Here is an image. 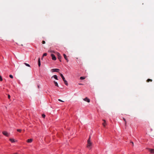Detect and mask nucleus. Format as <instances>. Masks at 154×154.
Here are the masks:
<instances>
[{
  "mask_svg": "<svg viewBox=\"0 0 154 154\" xmlns=\"http://www.w3.org/2000/svg\"><path fill=\"white\" fill-rule=\"evenodd\" d=\"M88 143L87 145V147L88 148H90V147L91 146L92 143L91 141V137L90 136L88 140Z\"/></svg>",
  "mask_w": 154,
  "mask_h": 154,
  "instance_id": "1",
  "label": "nucleus"
},
{
  "mask_svg": "<svg viewBox=\"0 0 154 154\" xmlns=\"http://www.w3.org/2000/svg\"><path fill=\"white\" fill-rule=\"evenodd\" d=\"M60 76L62 78L63 81L64 82L65 84L66 85H68V83L65 80L64 77L63 76V75L62 74H60Z\"/></svg>",
  "mask_w": 154,
  "mask_h": 154,
  "instance_id": "2",
  "label": "nucleus"
},
{
  "mask_svg": "<svg viewBox=\"0 0 154 154\" xmlns=\"http://www.w3.org/2000/svg\"><path fill=\"white\" fill-rule=\"evenodd\" d=\"M57 56L58 59L59 60V61L60 62H61V56L60 54V53H59L58 52L57 53Z\"/></svg>",
  "mask_w": 154,
  "mask_h": 154,
  "instance_id": "3",
  "label": "nucleus"
},
{
  "mask_svg": "<svg viewBox=\"0 0 154 154\" xmlns=\"http://www.w3.org/2000/svg\"><path fill=\"white\" fill-rule=\"evenodd\" d=\"M2 133L4 135H5L7 137H8L9 136V134L6 131H3Z\"/></svg>",
  "mask_w": 154,
  "mask_h": 154,
  "instance_id": "4",
  "label": "nucleus"
},
{
  "mask_svg": "<svg viewBox=\"0 0 154 154\" xmlns=\"http://www.w3.org/2000/svg\"><path fill=\"white\" fill-rule=\"evenodd\" d=\"M51 56L52 57V59L53 60H56V58L55 55L53 54H51Z\"/></svg>",
  "mask_w": 154,
  "mask_h": 154,
  "instance_id": "5",
  "label": "nucleus"
},
{
  "mask_svg": "<svg viewBox=\"0 0 154 154\" xmlns=\"http://www.w3.org/2000/svg\"><path fill=\"white\" fill-rule=\"evenodd\" d=\"M52 72H59L60 69H51Z\"/></svg>",
  "mask_w": 154,
  "mask_h": 154,
  "instance_id": "6",
  "label": "nucleus"
},
{
  "mask_svg": "<svg viewBox=\"0 0 154 154\" xmlns=\"http://www.w3.org/2000/svg\"><path fill=\"white\" fill-rule=\"evenodd\" d=\"M84 100L86 101L88 103L90 102V100L87 97H86L85 98L83 99Z\"/></svg>",
  "mask_w": 154,
  "mask_h": 154,
  "instance_id": "7",
  "label": "nucleus"
},
{
  "mask_svg": "<svg viewBox=\"0 0 154 154\" xmlns=\"http://www.w3.org/2000/svg\"><path fill=\"white\" fill-rule=\"evenodd\" d=\"M102 120L103 122L102 123V125L104 127H105L106 126V121L104 119H103Z\"/></svg>",
  "mask_w": 154,
  "mask_h": 154,
  "instance_id": "8",
  "label": "nucleus"
},
{
  "mask_svg": "<svg viewBox=\"0 0 154 154\" xmlns=\"http://www.w3.org/2000/svg\"><path fill=\"white\" fill-rule=\"evenodd\" d=\"M149 152L151 153H154V149H149Z\"/></svg>",
  "mask_w": 154,
  "mask_h": 154,
  "instance_id": "9",
  "label": "nucleus"
},
{
  "mask_svg": "<svg viewBox=\"0 0 154 154\" xmlns=\"http://www.w3.org/2000/svg\"><path fill=\"white\" fill-rule=\"evenodd\" d=\"M63 56H64V58L67 61V62H68V61L69 60L67 58V56L66 55V54H63Z\"/></svg>",
  "mask_w": 154,
  "mask_h": 154,
  "instance_id": "10",
  "label": "nucleus"
},
{
  "mask_svg": "<svg viewBox=\"0 0 154 154\" xmlns=\"http://www.w3.org/2000/svg\"><path fill=\"white\" fill-rule=\"evenodd\" d=\"M32 141V139H29L27 140V142L29 143H31Z\"/></svg>",
  "mask_w": 154,
  "mask_h": 154,
  "instance_id": "11",
  "label": "nucleus"
},
{
  "mask_svg": "<svg viewBox=\"0 0 154 154\" xmlns=\"http://www.w3.org/2000/svg\"><path fill=\"white\" fill-rule=\"evenodd\" d=\"M38 66L39 67H40L41 66V62H40V58H39L38 59Z\"/></svg>",
  "mask_w": 154,
  "mask_h": 154,
  "instance_id": "12",
  "label": "nucleus"
},
{
  "mask_svg": "<svg viewBox=\"0 0 154 154\" xmlns=\"http://www.w3.org/2000/svg\"><path fill=\"white\" fill-rule=\"evenodd\" d=\"M53 77L56 80H58L57 76L56 75H54L52 77V78H53Z\"/></svg>",
  "mask_w": 154,
  "mask_h": 154,
  "instance_id": "13",
  "label": "nucleus"
},
{
  "mask_svg": "<svg viewBox=\"0 0 154 154\" xmlns=\"http://www.w3.org/2000/svg\"><path fill=\"white\" fill-rule=\"evenodd\" d=\"M54 85H55L58 87H59V86H58V84L57 83V82H55V81H54Z\"/></svg>",
  "mask_w": 154,
  "mask_h": 154,
  "instance_id": "14",
  "label": "nucleus"
},
{
  "mask_svg": "<svg viewBox=\"0 0 154 154\" xmlns=\"http://www.w3.org/2000/svg\"><path fill=\"white\" fill-rule=\"evenodd\" d=\"M9 140L11 142V143H14L15 142L14 140L13 139L10 138L9 139Z\"/></svg>",
  "mask_w": 154,
  "mask_h": 154,
  "instance_id": "15",
  "label": "nucleus"
},
{
  "mask_svg": "<svg viewBox=\"0 0 154 154\" xmlns=\"http://www.w3.org/2000/svg\"><path fill=\"white\" fill-rule=\"evenodd\" d=\"M85 78V77L84 76H81L80 77V79L81 80H83Z\"/></svg>",
  "mask_w": 154,
  "mask_h": 154,
  "instance_id": "16",
  "label": "nucleus"
},
{
  "mask_svg": "<svg viewBox=\"0 0 154 154\" xmlns=\"http://www.w3.org/2000/svg\"><path fill=\"white\" fill-rule=\"evenodd\" d=\"M152 80L150 79H148L146 80V82H152Z\"/></svg>",
  "mask_w": 154,
  "mask_h": 154,
  "instance_id": "17",
  "label": "nucleus"
},
{
  "mask_svg": "<svg viewBox=\"0 0 154 154\" xmlns=\"http://www.w3.org/2000/svg\"><path fill=\"white\" fill-rule=\"evenodd\" d=\"M123 120H124V121L125 122V125H126L127 122H126V119L124 118H123Z\"/></svg>",
  "mask_w": 154,
  "mask_h": 154,
  "instance_id": "18",
  "label": "nucleus"
},
{
  "mask_svg": "<svg viewBox=\"0 0 154 154\" xmlns=\"http://www.w3.org/2000/svg\"><path fill=\"white\" fill-rule=\"evenodd\" d=\"M24 64H25L26 66H28V67H30V65L28 64V63H24Z\"/></svg>",
  "mask_w": 154,
  "mask_h": 154,
  "instance_id": "19",
  "label": "nucleus"
},
{
  "mask_svg": "<svg viewBox=\"0 0 154 154\" xmlns=\"http://www.w3.org/2000/svg\"><path fill=\"white\" fill-rule=\"evenodd\" d=\"M47 53H45L43 54V57H44V56H47Z\"/></svg>",
  "mask_w": 154,
  "mask_h": 154,
  "instance_id": "20",
  "label": "nucleus"
},
{
  "mask_svg": "<svg viewBox=\"0 0 154 154\" xmlns=\"http://www.w3.org/2000/svg\"><path fill=\"white\" fill-rule=\"evenodd\" d=\"M42 116L43 118H45V115L44 114H43L42 115Z\"/></svg>",
  "mask_w": 154,
  "mask_h": 154,
  "instance_id": "21",
  "label": "nucleus"
},
{
  "mask_svg": "<svg viewBox=\"0 0 154 154\" xmlns=\"http://www.w3.org/2000/svg\"><path fill=\"white\" fill-rule=\"evenodd\" d=\"M9 77H10V78H12V79H13V76L12 75H9Z\"/></svg>",
  "mask_w": 154,
  "mask_h": 154,
  "instance_id": "22",
  "label": "nucleus"
},
{
  "mask_svg": "<svg viewBox=\"0 0 154 154\" xmlns=\"http://www.w3.org/2000/svg\"><path fill=\"white\" fill-rule=\"evenodd\" d=\"M2 81V79L1 76H0V81Z\"/></svg>",
  "mask_w": 154,
  "mask_h": 154,
  "instance_id": "23",
  "label": "nucleus"
},
{
  "mask_svg": "<svg viewBox=\"0 0 154 154\" xmlns=\"http://www.w3.org/2000/svg\"><path fill=\"white\" fill-rule=\"evenodd\" d=\"M130 143H131L132 146H134V143L133 142H131Z\"/></svg>",
  "mask_w": 154,
  "mask_h": 154,
  "instance_id": "24",
  "label": "nucleus"
},
{
  "mask_svg": "<svg viewBox=\"0 0 154 154\" xmlns=\"http://www.w3.org/2000/svg\"><path fill=\"white\" fill-rule=\"evenodd\" d=\"M42 43L43 44H45V41H43L42 42Z\"/></svg>",
  "mask_w": 154,
  "mask_h": 154,
  "instance_id": "25",
  "label": "nucleus"
},
{
  "mask_svg": "<svg viewBox=\"0 0 154 154\" xmlns=\"http://www.w3.org/2000/svg\"><path fill=\"white\" fill-rule=\"evenodd\" d=\"M58 101H60V102H64V101L60 99H59L58 100Z\"/></svg>",
  "mask_w": 154,
  "mask_h": 154,
  "instance_id": "26",
  "label": "nucleus"
},
{
  "mask_svg": "<svg viewBox=\"0 0 154 154\" xmlns=\"http://www.w3.org/2000/svg\"><path fill=\"white\" fill-rule=\"evenodd\" d=\"M17 131L18 132H20L21 131V130L20 129H17Z\"/></svg>",
  "mask_w": 154,
  "mask_h": 154,
  "instance_id": "27",
  "label": "nucleus"
},
{
  "mask_svg": "<svg viewBox=\"0 0 154 154\" xmlns=\"http://www.w3.org/2000/svg\"><path fill=\"white\" fill-rule=\"evenodd\" d=\"M8 98L9 99H10V97H11L10 95H9V94H8Z\"/></svg>",
  "mask_w": 154,
  "mask_h": 154,
  "instance_id": "28",
  "label": "nucleus"
},
{
  "mask_svg": "<svg viewBox=\"0 0 154 154\" xmlns=\"http://www.w3.org/2000/svg\"><path fill=\"white\" fill-rule=\"evenodd\" d=\"M39 87H40V85H38V88H39Z\"/></svg>",
  "mask_w": 154,
  "mask_h": 154,
  "instance_id": "29",
  "label": "nucleus"
}]
</instances>
